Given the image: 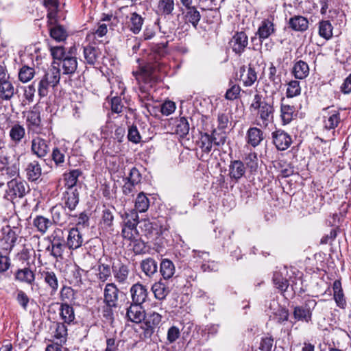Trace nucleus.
I'll return each instance as SVG.
<instances>
[{"label": "nucleus", "mask_w": 351, "mask_h": 351, "mask_svg": "<svg viewBox=\"0 0 351 351\" xmlns=\"http://www.w3.org/2000/svg\"><path fill=\"white\" fill-rule=\"evenodd\" d=\"M26 176L29 181L36 182L42 175V169L38 161L29 162L25 168Z\"/></svg>", "instance_id": "25"}, {"label": "nucleus", "mask_w": 351, "mask_h": 351, "mask_svg": "<svg viewBox=\"0 0 351 351\" xmlns=\"http://www.w3.org/2000/svg\"><path fill=\"white\" fill-rule=\"evenodd\" d=\"M241 93V87L237 84H232L227 90L225 97L228 100H234L239 97Z\"/></svg>", "instance_id": "60"}, {"label": "nucleus", "mask_w": 351, "mask_h": 351, "mask_svg": "<svg viewBox=\"0 0 351 351\" xmlns=\"http://www.w3.org/2000/svg\"><path fill=\"white\" fill-rule=\"evenodd\" d=\"M149 206V200L143 193H140L135 200V210L136 212L144 213Z\"/></svg>", "instance_id": "48"}, {"label": "nucleus", "mask_w": 351, "mask_h": 351, "mask_svg": "<svg viewBox=\"0 0 351 351\" xmlns=\"http://www.w3.org/2000/svg\"><path fill=\"white\" fill-rule=\"evenodd\" d=\"M43 5L47 9V18L49 19V23H53L58 12V0H43Z\"/></svg>", "instance_id": "34"}, {"label": "nucleus", "mask_w": 351, "mask_h": 351, "mask_svg": "<svg viewBox=\"0 0 351 351\" xmlns=\"http://www.w3.org/2000/svg\"><path fill=\"white\" fill-rule=\"evenodd\" d=\"M289 27L295 31L303 32L308 27V20L302 16H295L289 19Z\"/></svg>", "instance_id": "41"}, {"label": "nucleus", "mask_w": 351, "mask_h": 351, "mask_svg": "<svg viewBox=\"0 0 351 351\" xmlns=\"http://www.w3.org/2000/svg\"><path fill=\"white\" fill-rule=\"evenodd\" d=\"M144 22V19L138 13L132 12L129 17L128 27L135 34H138Z\"/></svg>", "instance_id": "38"}, {"label": "nucleus", "mask_w": 351, "mask_h": 351, "mask_svg": "<svg viewBox=\"0 0 351 351\" xmlns=\"http://www.w3.org/2000/svg\"><path fill=\"white\" fill-rule=\"evenodd\" d=\"M97 267V278L100 282H105L111 276L112 272L110 259L108 257L99 258Z\"/></svg>", "instance_id": "9"}, {"label": "nucleus", "mask_w": 351, "mask_h": 351, "mask_svg": "<svg viewBox=\"0 0 351 351\" xmlns=\"http://www.w3.org/2000/svg\"><path fill=\"white\" fill-rule=\"evenodd\" d=\"M189 123L185 117H180L176 121L175 132L181 138H184L189 132Z\"/></svg>", "instance_id": "47"}, {"label": "nucleus", "mask_w": 351, "mask_h": 351, "mask_svg": "<svg viewBox=\"0 0 351 351\" xmlns=\"http://www.w3.org/2000/svg\"><path fill=\"white\" fill-rule=\"evenodd\" d=\"M66 242L52 243L47 247V250L50 251V254L55 258H62Z\"/></svg>", "instance_id": "49"}, {"label": "nucleus", "mask_w": 351, "mask_h": 351, "mask_svg": "<svg viewBox=\"0 0 351 351\" xmlns=\"http://www.w3.org/2000/svg\"><path fill=\"white\" fill-rule=\"evenodd\" d=\"M18 234L16 232L14 229H11L9 228L8 232L3 237V240L7 244L5 250H8L9 252H11L16 244Z\"/></svg>", "instance_id": "52"}, {"label": "nucleus", "mask_w": 351, "mask_h": 351, "mask_svg": "<svg viewBox=\"0 0 351 351\" xmlns=\"http://www.w3.org/2000/svg\"><path fill=\"white\" fill-rule=\"evenodd\" d=\"M124 226L122 229V235L124 238L131 240L138 236L136 226L139 223L138 213L134 210L125 212L121 215Z\"/></svg>", "instance_id": "2"}, {"label": "nucleus", "mask_w": 351, "mask_h": 351, "mask_svg": "<svg viewBox=\"0 0 351 351\" xmlns=\"http://www.w3.org/2000/svg\"><path fill=\"white\" fill-rule=\"evenodd\" d=\"M85 62L89 65H94L101 56V51L97 47L88 44L83 47Z\"/></svg>", "instance_id": "21"}, {"label": "nucleus", "mask_w": 351, "mask_h": 351, "mask_svg": "<svg viewBox=\"0 0 351 351\" xmlns=\"http://www.w3.org/2000/svg\"><path fill=\"white\" fill-rule=\"evenodd\" d=\"M84 242L83 236L77 228H72L69 230L66 241V247L71 250L80 247Z\"/></svg>", "instance_id": "13"}, {"label": "nucleus", "mask_w": 351, "mask_h": 351, "mask_svg": "<svg viewBox=\"0 0 351 351\" xmlns=\"http://www.w3.org/2000/svg\"><path fill=\"white\" fill-rule=\"evenodd\" d=\"M161 66L157 63H149L142 66L139 71L133 72L137 80H142L145 83L157 82L160 79L158 73L161 71Z\"/></svg>", "instance_id": "4"}, {"label": "nucleus", "mask_w": 351, "mask_h": 351, "mask_svg": "<svg viewBox=\"0 0 351 351\" xmlns=\"http://www.w3.org/2000/svg\"><path fill=\"white\" fill-rule=\"evenodd\" d=\"M51 158L57 167H62L65 160L64 153L58 148H54L51 154Z\"/></svg>", "instance_id": "58"}, {"label": "nucleus", "mask_w": 351, "mask_h": 351, "mask_svg": "<svg viewBox=\"0 0 351 351\" xmlns=\"http://www.w3.org/2000/svg\"><path fill=\"white\" fill-rule=\"evenodd\" d=\"M272 280L275 287L282 293H285L289 286V281L278 271L274 273Z\"/></svg>", "instance_id": "46"}, {"label": "nucleus", "mask_w": 351, "mask_h": 351, "mask_svg": "<svg viewBox=\"0 0 351 351\" xmlns=\"http://www.w3.org/2000/svg\"><path fill=\"white\" fill-rule=\"evenodd\" d=\"M264 138V133L261 129L251 127L247 131L245 140L248 145L256 147L261 144Z\"/></svg>", "instance_id": "20"}, {"label": "nucleus", "mask_w": 351, "mask_h": 351, "mask_svg": "<svg viewBox=\"0 0 351 351\" xmlns=\"http://www.w3.org/2000/svg\"><path fill=\"white\" fill-rule=\"evenodd\" d=\"M107 32V25L106 24H100L95 32L88 34L86 39L90 42H94L97 37H103L106 34Z\"/></svg>", "instance_id": "56"}, {"label": "nucleus", "mask_w": 351, "mask_h": 351, "mask_svg": "<svg viewBox=\"0 0 351 351\" xmlns=\"http://www.w3.org/2000/svg\"><path fill=\"white\" fill-rule=\"evenodd\" d=\"M318 25L319 36L327 40L332 37L333 27L329 21H321L319 22Z\"/></svg>", "instance_id": "45"}, {"label": "nucleus", "mask_w": 351, "mask_h": 351, "mask_svg": "<svg viewBox=\"0 0 351 351\" xmlns=\"http://www.w3.org/2000/svg\"><path fill=\"white\" fill-rule=\"evenodd\" d=\"M77 49L75 46L70 47L67 52L66 57L64 58L60 62H53L58 66H61L64 75H73L77 68V60L76 58Z\"/></svg>", "instance_id": "5"}, {"label": "nucleus", "mask_w": 351, "mask_h": 351, "mask_svg": "<svg viewBox=\"0 0 351 351\" xmlns=\"http://www.w3.org/2000/svg\"><path fill=\"white\" fill-rule=\"evenodd\" d=\"M42 78L48 82L51 87H54L60 82V70L58 66L53 65L47 71L45 72Z\"/></svg>", "instance_id": "37"}, {"label": "nucleus", "mask_w": 351, "mask_h": 351, "mask_svg": "<svg viewBox=\"0 0 351 351\" xmlns=\"http://www.w3.org/2000/svg\"><path fill=\"white\" fill-rule=\"evenodd\" d=\"M180 336V330L177 326H173L169 328L167 339L169 343L175 342Z\"/></svg>", "instance_id": "63"}, {"label": "nucleus", "mask_w": 351, "mask_h": 351, "mask_svg": "<svg viewBox=\"0 0 351 351\" xmlns=\"http://www.w3.org/2000/svg\"><path fill=\"white\" fill-rule=\"evenodd\" d=\"M130 293L132 303L143 305V304L149 300L147 288L140 282L134 284L130 287Z\"/></svg>", "instance_id": "7"}, {"label": "nucleus", "mask_w": 351, "mask_h": 351, "mask_svg": "<svg viewBox=\"0 0 351 351\" xmlns=\"http://www.w3.org/2000/svg\"><path fill=\"white\" fill-rule=\"evenodd\" d=\"M162 315L156 312L150 313L145 319V337H150L154 332L156 328L159 327L162 322Z\"/></svg>", "instance_id": "18"}, {"label": "nucleus", "mask_w": 351, "mask_h": 351, "mask_svg": "<svg viewBox=\"0 0 351 351\" xmlns=\"http://www.w3.org/2000/svg\"><path fill=\"white\" fill-rule=\"evenodd\" d=\"M229 45L232 51L241 55L248 45V38L244 32H237L229 42Z\"/></svg>", "instance_id": "8"}, {"label": "nucleus", "mask_w": 351, "mask_h": 351, "mask_svg": "<svg viewBox=\"0 0 351 351\" xmlns=\"http://www.w3.org/2000/svg\"><path fill=\"white\" fill-rule=\"evenodd\" d=\"M250 108L257 110V114L265 126L273 121L274 112L273 104L263 99L261 95H254Z\"/></svg>", "instance_id": "1"}, {"label": "nucleus", "mask_w": 351, "mask_h": 351, "mask_svg": "<svg viewBox=\"0 0 351 351\" xmlns=\"http://www.w3.org/2000/svg\"><path fill=\"white\" fill-rule=\"evenodd\" d=\"M295 107L287 103L285 98L281 99L280 117L284 125L289 123L293 118Z\"/></svg>", "instance_id": "26"}, {"label": "nucleus", "mask_w": 351, "mask_h": 351, "mask_svg": "<svg viewBox=\"0 0 351 351\" xmlns=\"http://www.w3.org/2000/svg\"><path fill=\"white\" fill-rule=\"evenodd\" d=\"M14 277L16 280L27 285H32L35 281V274L29 267L18 269Z\"/></svg>", "instance_id": "31"}, {"label": "nucleus", "mask_w": 351, "mask_h": 351, "mask_svg": "<svg viewBox=\"0 0 351 351\" xmlns=\"http://www.w3.org/2000/svg\"><path fill=\"white\" fill-rule=\"evenodd\" d=\"M60 315L65 324H71L74 323L75 316V311L72 306L67 303H62L60 308Z\"/></svg>", "instance_id": "35"}, {"label": "nucleus", "mask_w": 351, "mask_h": 351, "mask_svg": "<svg viewBox=\"0 0 351 351\" xmlns=\"http://www.w3.org/2000/svg\"><path fill=\"white\" fill-rule=\"evenodd\" d=\"M185 23H191L193 27L197 26L201 19V14L195 6L186 8V12H183Z\"/></svg>", "instance_id": "28"}, {"label": "nucleus", "mask_w": 351, "mask_h": 351, "mask_svg": "<svg viewBox=\"0 0 351 351\" xmlns=\"http://www.w3.org/2000/svg\"><path fill=\"white\" fill-rule=\"evenodd\" d=\"M200 143V148L202 152L206 154L209 153L211 151L213 145L210 134H208V133L202 134Z\"/></svg>", "instance_id": "55"}, {"label": "nucleus", "mask_w": 351, "mask_h": 351, "mask_svg": "<svg viewBox=\"0 0 351 351\" xmlns=\"http://www.w3.org/2000/svg\"><path fill=\"white\" fill-rule=\"evenodd\" d=\"M160 272L164 280L172 278L176 272L173 262L169 259H163L160 263Z\"/></svg>", "instance_id": "39"}, {"label": "nucleus", "mask_w": 351, "mask_h": 351, "mask_svg": "<svg viewBox=\"0 0 351 351\" xmlns=\"http://www.w3.org/2000/svg\"><path fill=\"white\" fill-rule=\"evenodd\" d=\"M128 138L130 141L134 143H138L140 142L141 136L136 126L132 125L129 128Z\"/></svg>", "instance_id": "64"}, {"label": "nucleus", "mask_w": 351, "mask_h": 351, "mask_svg": "<svg viewBox=\"0 0 351 351\" xmlns=\"http://www.w3.org/2000/svg\"><path fill=\"white\" fill-rule=\"evenodd\" d=\"M152 291L156 300H163L169 295L170 290L169 287L163 282L162 280L154 283L152 286Z\"/></svg>", "instance_id": "29"}, {"label": "nucleus", "mask_w": 351, "mask_h": 351, "mask_svg": "<svg viewBox=\"0 0 351 351\" xmlns=\"http://www.w3.org/2000/svg\"><path fill=\"white\" fill-rule=\"evenodd\" d=\"M35 75L34 68L28 66H23L19 72V79L23 83L30 81Z\"/></svg>", "instance_id": "51"}, {"label": "nucleus", "mask_w": 351, "mask_h": 351, "mask_svg": "<svg viewBox=\"0 0 351 351\" xmlns=\"http://www.w3.org/2000/svg\"><path fill=\"white\" fill-rule=\"evenodd\" d=\"M42 277L44 278V281L48 285L51 289V293H55L58 289V280L56 274L53 271H44L41 274Z\"/></svg>", "instance_id": "43"}, {"label": "nucleus", "mask_w": 351, "mask_h": 351, "mask_svg": "<svg viewBox=\"0 0 351 351\" xmlns=\"http://www.w3.org/2000/svg\"><path fill=\"white\" fill-rule=\"evenodd\" d=\"M26 193V183L12 179L8 182L7 193L12 197H22Z\"/></svg>", "instance_id": "19"}, {"label": "nucleus", "mask_w": 351, "mask_h": 351, "mask_svg": "<svg viewBox=\"0 0 351 351\" xmlns=\"http://www.w3.org/2000/svg\"><path fill=\"white\" fill-rule=\"evenodd\" d=\"M240 80L245 86H251L257 80V73L254 68L252 67L250 64L247 68L241 67Z\"/></svg>", "instance_id": "22"}, {"label": "nucleus", "mask_w": 351, "mask_h": 351, "mask_svg": "<svg viewBox=\"0 0 351 351\" xmlns=\"http://www.w3.org/2000/svg\"><path fill=\"white\" fill-rule=\"evenodd\" d=\"M329 107L324 109L327 112L323 117L324 127L326 130H333L338 127L341 122L340 113L339 110H329Z\"/></svg>", "instance_id": "16"}, {"label": "nucleus", "mask_w": 351, "mask_h": 351, "mask_svg": "<svg viewBox=\"0 0 351 351\" xmlns=\"http://www.w3.org/2000/svg\"><path fill=\"white\" fill-rule=\"evenodd\" d=\"M50 52L54 60L60 61L66 57L67 53L62 46L50 47Z\"/></svg>", "instance_id": "57"}, {"label": "nucleus", "mask_w": 351, "mask_h": 351, "mask_svg": "<svg viewBox=\"0 0 351 351\" xmlns=\"http://www.w3.org/2000/svg\"><path fill=\"white\" fill-rule=\"evenodd\" d=\"M272 138L276 148L280 151L287 149L292 143L291 137L287 132L281 130L272 132Z\"/></svg>", "instance_id": "11"}, {"label": "nucleus", "mask_w": 351, "mask_h": 351, "mask_svg": "<svg viewBox=\"0 0 351 351\" xmlns=\"http://www.w3.org/2000/svg\"><path fill=\"white\" fill-rule=\"evenodd\" d=\"M31 152L39 158L45 157L49 152V142L39 136H36L31 141Z\"/></svg>", "instance_id": "10"}, {"label": "nucleus", "mask_w": 351, "mask_h": 351, "mask_svg": "<svg viewBox=\"0 0 351 351\" xmlns=\"http://www.w3.org/2000/svg\"><path fill=\"white\" fill-rule=\"evenodd\" d=\"M26 124L29 132L38 133L41 124L40 112L34 110L28 111L26 115Z\"/></svg>", "instance_id": "23"}, {"label": "nucleus", "mask_w": 351, "mask_h": 351, "mask_svg": "<svg viewBox=\"0 0 351 351\" xmlns=\"http://www.w3.org/2000/svg\"><path fill=\"white\" fill-rule=\"evenodd\" d=\"M25 136V129L24 126L19 122L14 123L9 131V136L11 142L15 145L19 144Z\"/></svg>", "instance_id": "24"}, {"label": "nucleus", "mask_w": 351, "mask_h": 351, "mask_svg": "<svg viewBox=\"0 0 351 351\" xmlns=\"http://www.w3.org/2000/svg\"><path fill=\"white\" fill-rule=\"evenodd\" d=\"M62 202L65 210L69 212L75 210L80 202L79 189H65L62 193Z\"/></svg>", "instance_id": "6"}, {"label": "nucleus", "mask_w": 351, "mask_h": 351, "mask_svg": "<svg viewBox=\"0 0 351 351\" xmlns=\"http://www.w3.org/2000/svg\"><path fill=\"white\" fill-rule=\"evenodd\" d=\"M274 32V24L269 20H264L262 21L257 31L261 42L262 40L267 38L271 34Z\"/></svg>", "instance_id": "40"}, {"label": "nucleus", "mask_w": 351, "mask_h": 351, "mask_svg": "<svg viewBox=\"0 0 351 351\" xmlns=\"http://www.w3.org/2000/svg\"><path fill=\"white\" fill-rule=\"evenodd\" d=\"M317 305V302L314 299L308 298L304 302L293 308V317L297 322L308 323L312 319L313 311Z\"/></svg>", "instance_id": "3"}, {"label": "nucleus", "mask_w": 351, "mask_h": 351, "mask_svg": "<svg viewBox=\"0 0 351 351\" xmlns=\"http://www.w3.org/2000/svg\"><path fill=\"white\" fill-rule=\"evenodd\" d=\"M309 71L308 64L300 60L294 63L291 72L295 79L304 80L308 77Z\"/></svg>", "instance_id": "27"}, {"label": "nucleus", "mask_w": 351, "mask_h": 351, "mask_svg": "<svg viewBox=\"0 0 351 351\" xmlns=\"http://www.w3.org/2000/svg\"><path fill=\"white\" fill-rule=\"evenodd\" d=\"M102 223L106 227H111L113 224L114 215L109 208H104L102 211Z\"/></svg>", "instance_id": "61"}, {"label": "nucleus", "mask_w": 351, "mask_h": 351, "mask_svg": "<svg viewBox=\"0 0 351 351\" xmlns=\"http://www.w3.org/2000/svg\"><path fill=\"white\" fill-rule=\"evenodd\" d=\"M67 335V328L65 323H57L56 331L54 332V337L59 340L60 343H63L66 341Z\"/></svg>", "instance_id": "53"}, {"label": "nucleus", "mask_w": 351, "mask_h": 351, "mask_svg": "<svg viewBox=\"0 0 351 351\" xmlns=\"http://www.w3.org/2000/svg\"><path fill=\"white\" fill-rule=\"evenodd\" d=\"M174 0H159L157 5V12L161 15H170L174 10Z\"/></svg>", "instance_id": "44"}, {"label": "nucleus", "mask_w": 351, "mask_h": 351, "mask_svg": "<svg viewBox=\"0 0 351 351\" xmlns=\"http://www.w3.org/2000/svg\"><path fill=\"white\" fill-rule=\"evenodd\" d=\"M301 93V87L300 82L297 80H291L287 84L286 95L289 98L296 97Z\"/></svg>", "instance_id": "54"}, {"label": "nucleus", "mask_w": 351, "mask_h": 351, "mask_svg": "<svg viewBox=\"0 0 351 351\" xmlns=\"http://www.w3.org/2000/svg\"><path fill=\"white\" fill-rule=\"evenodd\" d=\"M213 145L220 147L225 144L227 138L226 132L224 130L213 129L210 134Z\"/></svg>", "instance_id": "50"}, {"label": "nucleus", "mask_w": 351, "mask_h": 351, "mask_svg": "<svg viewBox=\"0 0 351 351\" xmlns=\"http://www.w3.org/2000/svg\"><path fill=\"white\" fill-rule=\"evenodd\" d=\"M112 112L119 114L123 111L124 106L120 97L114 96L110 99Z\"/></svg>", "instance_id": "59"}, {"label": "nucleus", "mask_w": 351, "mask_h": 351, "mask_svg": "<svg viewBox=\"0 0 351 351\" xmlns=\"http://www.w3.org/2000/svg\"><path fill=\"white\" fill-rule=\"evenodd\" d=\"M245 173V167L242 161L235 160L229 166V176L236 180H239Z\"/></svg>", "instance_id": "30"}, {"label": "nucleus", "mask_w": 351, "mask_h": 351, "mask_svg": "<svg viewBox=\"0 0 351 351\" xmlns=\"http://www.w3.org/2000/svg\"><path fill=\"white\" fill-rule=\"evenodd\" d=\"M141 268L146 276L151 278L157 273L158 264L154 258H147L141 261Z\"/></svg>", "instance_id": "36"}, {"label": "nucleus", "mask_w": 351, "mask_h": 351, "mask_svg": "<svg viewBox=\"0 0 351 351\" xmlns=\"http://www.w3.org/2000/svg\"><path fill=\"white\" fill-rule=\"evenodd\" d=\"M82 174L79 169H73L69 173L64 174V189H78L77 182L78 178Z\"/></svg>", "instance_id": "32"}, {"label": "nucleus", "mask_w": 351, "mask_h": 351, "mask_svg": "<svg viewBox=\"0 0 351 351\" xmlns=\"http://www.w3.org/2000/svg\"><path fill=\"white\" fill-rule=\"evenodd\" d=\"M14 93L15 88L10 80L0 83V102L10 100Z\"/></svg>", "instance_id": "33"}, {"label": "nucleus", "mask_w": 351, "mask_h": 351, "mask_svg": "<svg viewBox=\"0 0 351 351\" xmlns=\"http://www.w3.org/2000/svg\"><path fill=\"white\" fill-rule=\"evenodd\" d=\"M125 180L138 186L141 181V174L136 167H133L131 169L129 176L126 177Z\"/></svg>", "instance_id": "62"}, {"label": "nucleus", "mask_w": 351, "mask_h": 351, "mask_svg": "<svg viewBox=\"0 0 351 351\" xmlns=\"http://www.w3.org/2000/svg\"><path fill=\"white\" fill-rule=\"evenodd\" d=\"M52 224L53 221L41 215L36 216L33 221V225L43 234L47 232Z\"/></svg>", "instance_id": "42"}, {"label": "nucleus", "mask_w": 351, "mask_h": 351, "mask_svg": "<svg viewBox=\"0 0 351 351\" xmlns=\"http://www.w3.org/2000/svg\"><path fill=\"white\" fill-rule=\"evenodd\" d=\"M47 26L50 36L54 40L62 42L66 39L68 36L67 31L64 26L58 23L57 17L55 18V22L52 24H49V19H47Z\"/></svg>", "instance_id": "17"}, {"label": "nucleus", "mask_w": 351, "mask_h": 351, "mask_svg": "<svg viewBox=\"0 0 351 351\" xmlns=\"http://www.w3.org/2000/svg\"><path fill=\"white\" fill-rule=\"evenodd\" d=\"M119 293V290L114 283H107L104 290V302L105 304L117 306Z\"/></svg>", "instance_id": "12"}, {"label": "nucleus", "mask_w": 351, "mask_h": 351, "mask_svg": "<svg viewBox=\"0 0 351 351\" xmlns=\"http://www.w3.org/2000/svg\"><path fill=\"white\" fill-rule=\"evenodd\" d=\"M112 271L115 280L120 285L128 284L130 269L128 265L119 263L112 265Z\"/></svg>", "instance_id": "15"}, {"label": "nucleus", "mask_w": 351, "mask_h": 351, "mask_svg": "<svg viewBox=\"0 0 351 351\" xmlns=\"http://www.w3.org/2000/svg\"><path fill=\"white\" fill-rule=\"evenodd\" d=\"M126 317L132 322H141L145 319V312L143 306L131 302L127 308Z\"/></svg>", "instance_id": "14"}]
</instances>
